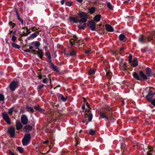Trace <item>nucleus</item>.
<instances>
[{
  "label": "nucleus",
  "instance_id": "8",
  "mask_svg": "<svg viewBox=\"0 0 155 155\" xmlns=\"http://www.w3.org/2000/svg\"><path fill=\"white\" fill-rule=\"evenodd\" d=\"M18 82L17 81H13L10 84V87L12 91H14L16 88Z\"/></svg>",
  "mask_w": 155,
  "mask_h": 155
},
{
  "label": "nucleus",
  "instance_id": "12",
  "mask_svg": "<svg viewBox=\"0 0 155 155\" xmlns=\"http://www.w3.org/2000/svg\"><path fill=\"white\" fill-rule=\"evenodd\" d=\"M8 131L11 137H13L15 136V129L13 127H11L8 129Z\"/></svg>",
  "mask_w": 155,
  "mask_h": 155
},
{
  "label": "nucleus",
  "instance_id": "19",
  "mask_svg": "<svg viewBox=\"0 0 155 155\" xmlns=\"http://www.w3.org/2000/svg\"><path fill=\"white\" fill-rule=\"evenodd\" d=\"M76 54V52L74 50H71L69 51V53L67 54L68 56H74Z\"/></svg>",
  "mask_w": 155,
  "mask_h": 155
},
{
  "label": "nucleus",
  "instance_id": "40",
  "mask_svg": "<svg viewBox=\"0 0 155 155\" xmlns=\"http://www.w3.org/2000/svg\"><path fill=\"white\" fill-rule=\"evenodd\" d=\"M95 133V131L92 129L90 130V134L91 135H94Z\"/></svg>",
  "mask_w": 155,
  "mask_h": 155
},
{
  "label": "nucleus",
  "instance_id": "38",
  "mask_svg": "<svg viewBox=\"0 0 155 155\" xmlns=\"http://www.w3.org/2000/svg\"><path fill=\"white\" fill-rule=\"evenodd\" d=\"M18 150L21 153H22L23 152V149L21 147H18Z\"/></svg>",
  "mask_w": 155,
  "mask_h": 155
},
{
  "label": "nucleus",
  "instance_id": "30",
  "mask_svg": "<svg viewBox=\"0 0 155 155\" xmlns=\"http://www.w3.org/2000/svg\"><path fill=\"white\" fill-rule=\"evenodd\" d=\"M24 51L25 52H31L32 53H35V50H30L29 49H26L24 50Z\"/></svg>",
  "mask_w": 155,
  "mask_h": 155
},
{
  "label": "nucleus",
  "instance_id": "16",
  "mask_svg": "<svg viewBox=\"0 0 155 155\" xmlns=\"http://www.w3.org/2000/svg\"><path fill=\"white\" fill-rule=\"evenodd\" d=\"M69 19L71 21H73L75 23H77L78 22H79V20L78 19V17L76 18L73 17H70Z\"/></svg>",
  "mask_w": 155,
  "mask_h": 155
},
{
  "label": "nucleus",
  "instance_id": "23",
  "mask_svg": "<svg viewBox=\"0 0 155 155\" xmlns=\"http://www.w3.org/2000/svg\"><path fill=\"white\" fill-rule=\"evenodd\" d=\"M147 148L148 149V150H149V152H147V154L148 155H151L152 154L150 152L152 151L153 150L152 148L148 145L147 146Z\"/></svg>",
  "mask_w": 155,
  "mask_h": 155
},
{
  "label": "nucleus",
  "instance_id": "26",
  "mask_svg": "<svg viewBox=\"0 0 155 155\" xmlns=\"http://www.w3.org/2000/svg\"><path fill=\"white\" fill-rule=\"evenodd\" d=\"M25 129L26 130V131L31 130L32 127L30 125H27L25 127Z\"/></svg>",
  "mask_w": 155,
  "mask_h": 155
},
{
  "label": "nucleus",
  "instance_id": "62",
  "mask_svg": "<svg viewBox=\"0 0 155 155\" xmlns=\"http://www.w3.org/2000/svg\"><path fill=\"white\" fill-rule=\"evenodd\" d=\"M125 49V48L123 47H122L120 48V51L124 50Z\"/></svg>",
  "mask_w": 155,
  "mask_h": 155
},
{
  "label": "nucleus",
  "instance_id": "47",
  "mask_svg": "<svg viewBox=\"0 0 155 155\" xmlns=\"http://www.w3.org/2000/svg\"><path fill=\"white\" fill-rule=\"evenodd\" d=\"M147 38L148 41H150L152 39V38L151 35L148 36Z\"/></svg>",
  "mask_w": 155,
  "mask_h": 155
},
{
  "label": "nucleus",
  "instance_id": "11",
  "mask_svg": "<svg viewBox=\"0 0 155 155\" xmlns=\"http://www.w3.org/2000/svg\"><path fill=\"white\" fill-rule=\"evenodd\" d=\"M88 26L92 31H95V24L94 21H91L89 22Z\"/></svg>",
  "mask_w": 155,
  "mask_h": 155
},
{
  "label": "nucleus",
  "instance_id": "42",
  "mask_svg": "<svg viewBox=\"0 0 155 155\" xmlns=\"http://www.w3.org/2000/svg\"><path fill=\"white\" fill-rule=\"evenodd\" d=\"M46 56L48 58L50 59L51 58L50 54V52L49 51H48L46 52Z\"/></svg>",
  "mask_w": 155,
  "mask_h": 155
},
{
  "label": "nucleus",
  "instance_id": "14",
  "mask_svg": "<svg viewBox=\"0 0 155 155\" xmlns=\"http://www.w3.org/2000/svg\"><path fill=\"white\" fill-rule=\"evenodd\" d=\"M16 129L17 130H20L22 127V126L21 125V122L19 121L18 120L16 121Z\"/></svg>",
  "mask_w": 155,
  "mask_h": 155
},
{
  "label": "nucleus",
  "instance_id": "63",
  "mask_svg": "<svg viewBox=\"0 0 155 155\" xmlns=\"http://www.w3.org/2000/svg\"><path fill=\"white\" fill-rule=\"evenodd\" d=\"M77 2L80 3H81L82 2V0H76Z\"/></svg>",
  "mask_w": 155,
  "mask_h": 155
},
{
  "label": "nucleus",
  "instance_id": "60",
  "mask_svg": "<svg viewBox=\"0 0 155 155\" xmlns=\"http://www.w3.org/2000/svg\"><path fill=\"white\" fill-rule=\"evenodd\" d=\"M38 77L39 79H41L42 78V76L41 75H38Z\"/></svg>",
  "mask_w": 155,
  "mask_h": 155
},
{
  "label": "nucleus",
  "instance_id": "39",
  "mask_svg": "<svg viewBox=\"0 0 155 155\" xmlns=\"http://www.w3.org/2000/svg\"><path fill=\"white\" fill-rule=\"evenodd\" d=\"M85 53L87 54H89L91 53V50L90 49H88L86 50Z\"/></svg>",
  "mask_w": 155,
  "mask_h": 155
},
{
  "label": "nucleus",
  "instance_id": "5",
  "mask_svg": "<svg viewBox=\"0 0 155 155\" xmlns=\"http://www.w3.org/2000/svg\"><path fill=\"white\" fill-rule=\"evenodd\" d=\"M100 117H99L100 120L101 118H105L107 120H110L114 121V119H112L110 117H107L105 112L101 111L99 112Z\"/></svg>",
  "mask_w": 155,
  "mask_h": 155
},
{
  "label": "nucleus",
  "instance_id": "3",
  "mask_svg": "<svg viewBox=\"0 0 155 155\" xmlns=\"http://www.w3.org/2000/svg\"><path fill=\"white\" fill-rule=\"evenodd\" d=\"M77 37L75 36L74 35L73 37V38L71 39L70 41V44L71 45H79L81 43V40H78Z\"/></svg>",
  "mask_w": 155,
  "mask_h": 155
},
{
  "label": "nucleus",
  "instance_id": "10",
  "mask_svg": "<svg viewBox=\"0 0 155 155\" xmlns=\"http://www.w3.org/2000/svg\"><path fill=\"white\" fill-rule=\"evenodd\" d=\"M154 93L151 91H150L148 93V94L146 96V98L147 100L149 101H151Z\"/></svg>",
  "mask_w": 155,
  "mask_h": 155
},
{
  "label": "nucleus",
  "instance_id": "43",
  "mask_svg": "<svg viewBox=\"0 0 155 155\" xmlns=\"http://www.w3.org/2000/svg\"><path fill=\"white\" fill-rule=\"evenodd\" d=\"M13 112V108H11L8 110V113L9 114L11 115V114H12Z\"/></svg>",
  "mask_w": 155,
  "mask_h": 155
},
{
  "label": "nucleus",
  "instance_id": "9",
  "mask_svg": "<svg viewBox=\"0 0 155 155\" xmlns=\"http://www.w3.org/2000/svg\"><path fill=\"white\" fill-rule=\"evenodd\" d=\"M21 121L23 124H27L28 122V119L27 116L25 115H22L21 117Z\"/></svg>",
  "mask_w": 155,
  "mask_h": 155
},
{
  "label": "nucleus",
  "instance_id": "44",
  "mask_svg": "<svg viewBox=\"0 0 155 155\" xmlns=\"http://www.w3.org/2000/svg\"><path fill=\"white\" fill-rule=\"evenodd\" d=\"M132 56L130 54L129 56V63H131V60L132 59Z\"/></svg>",
  "mask_w": 155,
  "mask_h": 155
},
{
  "label": "nucleus",
  "instance_id": "55",
  "mask_svg": "<svg viewBox=\"0 0 155 155\" xmlns=\"http://www.w3.org/2000/svg\"><path fill=\"white\" fill-rule=\"evenodd\" d=\"M20 22H21V24L22 25H25V22H24L23 20H22V21H21Z\"/></svg>",
  "mask_w": 155,
  "mask_h": 155
},
{
  "label": "nucleus",
  "instance_id": "27",
  "mask_svg": "<svg viewBox=\"0 0 155 155\" xmlns=\"http://www.w3.org/2000/svg\"><path fill=\"white\" fill-rule=\"evenodd\" d=\"M35 109L38 111L40 112L41 113L43 112V111H44L45 110L43 109H42L41 108L39 107H38L37 106H35L34 107Z\"/></svg>",
  "mask_w": 155,
  "mask_h": 155
},
{
  "label": "nucleus",
  "instance_id": "36",
  "mask_svg": "<svg viewBox=\"0 0 155 155\" xmlns=\"http://www.w3.org/2000/svg\"><path fill=\"white\" fill-rule=\"evenodd\" d=\"M107 6L108 8L110 9H113V7L111 4L110 2L107 3Z\"/></svg>",
  "mask_w": 155,
  "mask_h": 155
},
{
  "label": "nucleus",
  "instance_id": "45",
  "mask_svg": "<svg viewBox=\"0 0 155 155\" xmlns=\"http://www.w3.org/2000/svg\"><path fill=\"white\" fill-rule=\"evenodd\" d=\"M123 69L124 70H125L127 68V66H126V63L124 62V64L122 66Z\"/></svg>",
  "mask_w": 155,
  "mask_h": 155
},
{
  "label": "nucleus",
  "instance_id": "52",
  "mask_svg": "<svg viewBox=\"0 0 155 155\" xmlns=\"http://www.w3.org/2000/svg\"><path fill=\"white\" fill-rule=\"evenodd\" d=\"M111 73L110 72L108 71L106 72V76L108 77V76H110Z\"/></svg>",
  "mask_w": 155,
  "mask_h": 155
},
{
  "label": "nucleus",
  "instance_id": "18",
  "mask_svg": "<svg viewBox=\"0 0 155 155\" xmlns=\"http://www.w3.org/2000/svg\"><path fill=\"white\" fill-rule=\"evenodd\" d=\"M51 68L54 70V71L56 72H58L59 69L58 67L56 66L53 64L52 62L51 63Z\"/></svg>",
  "mask_w": 155,
  "mask_h": 155
},
{
  "label": "nucleus",
  "instance_id": "59",
  "mask_svg": "<svg viewBox=\"0 0 155 155\" xmlns=\"http://www.w3.org/2000/svg\"><path fill=\"white\" fill-rule=\"evenodd\" d=\"M15 25H16V24L15 23H13V24H12V28H14L15 27Z\"/></svg>",
  "mask_w": 155,
  "mask_h": 155
},
{
  "label": "nucleus",
  "instance_id": "57",
  "mask_svg": "<svg viewBox=\"0 0 155 155\" xmlns=\"http://www.w3.org/2000/svg\"><path fill=\"white\" fill-rule=\"evenodd\" d=\"M48 142H49L48 140H47L44 141V144H46L48 143Z\"/></svg>",
  "mask_w": 155,
  "mask_h": 155
},
{
  "label": "nucleus",
  "instance_id": "15",
  "mask_svg": "<svg viewBox=\"0 0 155 155\" xmlns=\"http://www.w3.org/2000/svg\"><path fill=\"white\" fill-rule=\"evenodd\" d=\"M106 29L108 31L112 32L114 31V29L109 24H107L105 25Z\"/></svg>",
  "mask_w": 155,
  "mask_h": 155
},
{
  "label": "nucleus",
  "instance_id": "31",
  "mask_svg": "<svg viewBox=\"0 0 155 155\" xmlns=\"http://www.w3.org/2000/svg\"><path fill=\"white\" fill-rule=\"evenodd\" d=\"M12 45L13 47L15 48H17L18 49L20 48V46L15 43H12Z\"/></svg>",
  "mask_w": 155,
  "mask_h": 155
},
{
  "label": "nucleus",
  "instance_id": "41",
  "mask_svg": "<svg viewBox=\"0 0 155 155\" xmlns=\"http://www.w3.org/2000/svg\"><path fill=\"white\" fill-rule=\"evenodd\" d=\"M72 2L71 1H68L66 3V5L68 6H70L71 5Z\"/></svg>",
  "mask_w": 155,
  "mask_h": 155
},
{
  "label": "nucleus",
  "instance_id": "21",
  "mask_svg": "<svg viewBox=\"0 0 155 155\" xmlns=\"http://www.w3.org/2000/svg\"><path fill=\"white\" fill-rule=\"evenodd\" d=\"M101 18V15H97L94 18V21L97 22H98L100 20Z\"/></svg>",
  "mask_w": 155,
  "mask_h": 155
},
{
  "label": "nucleus",
  "instance_id": "28",
  "mask_svg": "<svg viewBox=\"0 0 155 155\" xmlns=\"http://www.w3.org/2000/svg\"><path fill=\"white\" fill-rule=\"evenodd\" d=\"M37 36V34L35 33H33L32 34L31 36H30L28 38V39L29 40H32L34 38Z\"/></svg>",
  "mask_w": 155,
  "mask_h": 155
},
{
  "label": "nucleus",
  "instance_id": "20",
  "mask_svg": "<svg viewBox=\"0 0 155 155\" xmlns=\"http://www.w3.org/2000/svg\"><path fill=\"white\" fill-rule=\"evenodd\" d=\"M146 71L147 74L149 76H151L152 75V74L151 72V69L149 68H147L146 69Z\"/></svg>",
  "mask_w": 155,
  "mask_h": 155
},
{
  "label": "nucleus",
  "instance_id": "48",
  "mask_svg": "<svg viewBox=\"0 0 155 155\" xmlns=\"http://www.w3.org/2000/svg\"><path fill=\"white\" fill-rule=\"evenodd\" d=\"M44 86V84H41L38 86V88L39 89H41Z\"/></svg>",
  "mask_w": 155,
  "mask_h": 155
},
{
  "label": "nucleus",
  "instance_id": "64",
  "mask_svg": "<svg viewBox=\"0 0 155 155\" xmlns=\"http://www.w3.org/2000/svg\"><path fill=\"white\" fill-rule=\"evenodd\" d=\"M83 110H84L85 108V107L84 105H83L82 107Z\"/></svg>",
  "mask_w": 155,
  "mask_h": 155
},
{
  "label": "nucleus",
  "instance_id": "4",
  "mask_svg": "<svg viewBox=\"0 0 155 155\" xmlns=\"http://www.w3.org/2000/svg\"><path fill=\"white\" fill-rule=\"evenodd\" d=\"M31 139V135L29 134H25L22 140V144L24 146L27 145Z\"/></svg>",
  "mask_w": 155,
  "mask_h": 155
},
{
  "label": "nucleus",
  "instance_id": "13",
  "mask_svg": "<svg viewBox=\"0 0 155 155\" xmlns=\"http://www.w3.org/2000/svg\"><path fill=\"white\" fill-rule=\"evenodd\" d=\"M38 51H36L35 50V53H33L35 54H38L40 58H42L44 55V53L41 50L38 49Z\"/></svg>",
  "mask_w": 155,
  "mask_h": 155
},
{
  "label": "nucleus",
  "instance_id": "34",
  "mask_svg": "<svg viewBox=\"0 0 155 155\" xmlns=\"http://www.w3.org/2000/svg\"><path fill=\"white\" fill-rule=\"evenodd\" d=\"M59 97L61 98V100L64 101H66L67 98V97H64L62 95H60Z\"/></svg>",
  "mask_w": 155,
  "mask_h": 155
},
{
  "label": "nucleus",
  "instance_id": "46",
  "mask_svg": "<svg viewBox=\"0 0 155 155\" xmlns=\"http://www.w3.org/2000/svg\"><path fill=\"white\" fill-rule=\"evenodd\" d=\"M12 39L13 41L15 42L16 39V38L14 35H13L12 36Z\"/></svg>",
  "mask_w": 155,
  "mask_h": 155
},
{
  "label": "nucleus",
  "instance_id": "61",
  "mask_svg": "<svg viewBox=\"0 0 155 155\" xmlns=\"http://www.w3.org/2000/svg\"><path fill=\"white\" fill-rule=\"evenodd\" d=\"M13 23L12 21H10L9 22V25H12V24H13Z\"/></svg>",
  "mask_w": 155,
  "mask_h": 155
},
{
  "label": "nucleus",
  "instance_id": "32",
  "mask_svg": "<svg viewBox=\"0 0 155 155\" xmlns=\"http://www.w3.org/2000/svg\"><path fill=\"white\" fill-rule=\"evenodd\" d=\"M104 109L106 111H110L111 110V108L108 105H105L104 107Z\"/></svg>",
  "mask_w": 155,
  "mask_h": 155
},
{
  "label": "nucleus",
  "instance_id": "29",
  "mask_svg": "<svg viewBox=\"0 0 155 155\" xmlns=\"http://www.w3.org/2000/svg\"><path fill=\"white\" fill-rule=\"evenodd\" d=\"M95 8L93 7L90 8L89 9V12L91 14H93L95 11Z\"/></svg>",
  "mask_w": 155,
  "mask_h": 155
},
{
  "label": "nucleus",
  "instance_id": "2",
  "mask_svg": "<svg viewBox=\"0 0 155 155\" xmlns=\"http://www.w3.org/2000/svg\"><path fill=\"white\" fill-rule=\"evenodd\" d=\"M86 106L89 108L88 109H86L85 112L86 113L85 115V117H88L89 121H91L92 118V115L90 113V107L88 103L86 102Z\"/></svg>",
  "mask_w": 155,
  "mask_h": 155
},
{
  "label": "nucleus",
  "instance_id": "17",
  "mask_svg": "<svg viewBox=\"0 0 155 155\" xmlns=\"http://www.w3.org/2000/svg\"><path fill=\"white\" fill-rule=\"evenodd\" d=\"M146 38L143 35H140L139 38V41L141 42H144L146 41Z\"/></svg>",
  "mask_w": 155,
  "mask_h": 155
},
{
  "label": "nucleus",
  "instance_id": "1",
  "mask_svg": "<svg viewBox=\"0 0 155 155\" xmlns=\"http://www.w3.org/2000/svg\"><path fill=\"white\" fill-rule=\"evenodd\" d=\"M139 75L140 77L136 72L133 73L134 77L138 80L142 81L143 80H146L147 78V76L141 71H139Z\"/></svg>",
  "mask_w": 155,
  "mask_h": 155
},
{
  "label": "nucleus",
  "instance_id": "56",
  "mask_svg": "<svg viewBox=\"0 0 155 155\" xmlns=\"http://www.w3.org/2000/svg\"><path fill=\"white\" fill-rule=\"evenodd\" d=\"M35 28H36V27H33L32 28H31V29L32 31H34L35 30Z\"/></svg>",
  "mask_w": 155,
  "mask_h": 155
},
{
  "label": "nucleus",
  "instance_id": "35",
  "mask_svg": "<svg viewBox=\"0 0 155 155\" xmlns=\"http://www.w3.org/2000/svg\"><path fill=\"white\" fill-rule=\"evenodd\" d=\"M125 36L123 34H121L119 36V39L120 41H123L124 39Z\"/></svg>",
  "mask_w": 155,
  "mask_h": 155
},
{
  "label": "nucleus",
  "instance_id": "53",
  "mask_svg": "<svg viewBox=\"0 0 155 155\" xmlns=\"http://www.w3.org/2000/svg\"><path fill=\"white\" fill-rule=\"evenodd\" d=\"M33 48H34L33 47L31 46H30V45L29 46V50H33Z\"/></svg>",
  "mask_w": 155,
  "mask_h": 155
},
{
  "label": "nucleus",
  "instance_id": "24",
  "mask_svg": "<svg viewBox=\"0 0 155 155\" xmlns=\"http://www.w3.org/2000/svg\"><path fill=\"white\" fill-rule=\"evenodd\" d=\"M138 65V62L136 59H134L133 61L131 64L132 66L133 67H136Z\"/></svg>",
  "mask_w": 155,
  "mask_h": 155
},
{
  "label": "nucleus",
  "instance_id": "50",
  "mask_svg": "<svg viewBox=\"0 0 155 155\" xmlns=\"http://www.w3.org/2000/svg\"><path fill=\"white\" fill-rule=\"evenodd\" d=\"M151 103L152 104H153V105L155 106V98L152 100L151 101Z\"/></svg>",
  "mask_w": 155,
  "mask_h": 155
},
{
  "label": "nucleus",
  "instance_id": "6",
  "mask_svg": "<svg viewBox=\"0 0 155 155\" xmlns=\"http://www.w3.org/2000/svg\"><path fill=\"white\" fill-rule=\"evenodd\" d=\"M81 19L79 20V22H85L87 21V17L85 13L82 12L79 14Z\"/></svg>",
  "mask_w": 155,
  "mask_h": 155
},
{
  "label": "nucleus",
  "instance_id": "25",
  "mask_svg": "<svg viewBox=\"0 0 155 155\" xmlns=\"http://www.w3.org/2000/svg\"><path fill=\"white\" fill-rule=\"evenodd\" d=\"M32 44H34L35 46L36 47V49H39L38 48L39 47L40 43L38 41H36L35 42H33L32 43Z\"/></svg>",
  "mask_w": 155,
  "mask_h": 155
},
{
  "label": "nucleus",
  "instance_id": "49",
  "mask_svg": "<svg viewBox=\"0 0 155 155\" xmlns=\"http://www.w3.org/2000/svg\"><path fill=\"white\" fill-rule=\"evenodd\" d=\"M42 82L44 83H46L47 82V79L46 78H44Z\"/></svg>",
  "mask_w": 155,
  "mask_h": 155
},
{
  "label": "nucleus",
  "instance_id": "33",
  "mask_svg": "<svg viewBox=\"0 0 155 155\" xmlns=\"http://www.w3.org/2000/svg\"><path fill=\"white\" fill-rule=\"evenodd\" d=\"M27 109L28 111H30L31 112H34V110L31 107L29 106H28L27 107Z\"/></svg>",
  "mask_w": 155,
  "mask_h": 155
},
{
  "label": "nucleus",
  "instance_id": "22",
  "mask_svg": "<svg viewBox=\"0 0 155 155\" xmlns=\"http://www.w3.org/2000/svg\"><path fill=\"white\" fill-rule=\"evenodd\" d=\"M80 24L78 26L79 28L84 29L85 26V25L84 22L80 23Z\"/></svg>",
  "mask_w": 155,
  "mask_h": 155
},
{
  "label": "nucleus",
  "instance_id": "54",
  "mask_svg": "<svg viewBox=\"0 0 155 155\" xmlns=\"http://www.w3.org/2000/svg\"><path fill=\"white\" fill-rule=\"evenodd\" d=\"M26 30H27V32L29 34L31 33V32L29 31V29H28L27 27L26 28Z\"/></svg>",
  "mask_w": 155,
  "mask_h": 155
},
{
  "label": "nucleus",
  "instance_id": "51",
  "mask_svg": "<svg viewBox=\"0 0 155 155\" xmlns=\"http://www.w3.org/2000/svg\"><path fill=\"white\" fill-rule=\"evenodd\" d=\"M17 18L18 20L20 21H21L23 20L18 15H17Z\"/></svg>",
  "mask_w": 155,
  "mask_h": 155
},
{
  "label": "nucleus",
  "instance_id": "7",
  "mask_svg": "<svg viewBox=\"0 0 155 155\" xmlns=\"http://www.w3.org/2000/svg\"><path fill=\"white\" fill-rule=\"evenodd\" d=\"M2 115L3 119L5 120L9 124H11V121L9 117L7 114L5 112H4L2 114Z\"/></svg>",
  "mask_w": 155,
  "mask_h": 155
},
{
  "label": "nucleus",
  "instance_id": "58",
  "mask_svg": "<svg viewBox=\"0 0 155 155\" xmlns=\"http://www.w3.org/2000/svg\"><path fill=\"white\" fill-rule=\"evenodd\" d=\"M65 0H62L61 2V5H63L64 4Z\"/></svg>",
  "mask_w": 155,
  "mask_h": 155
},
{
  "label": "nucleus",
  "instance_id": "37",
  "mask_svg": "<svg viewBox=\"0 0 155 155\" xmlns=\"http://www.w3.org/2000/svg\"><path fill=\"white\" fill-rule=\"evenodd\" d=\"M95 71L94 70L91 69L89 71V74L93 75L95 74Z\"/></svg>",
  "mask_w": 155,
  "mask_h": 155
}]
</instances>
